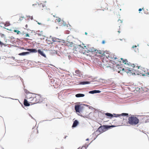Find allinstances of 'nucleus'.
I'll use <instances>...</instances> for the list:
<instances>
[{"label": "nucleus", "instance_id": "f257e3e1", "mask_svg": "<svg viewBox=\"0 0 149 149\" xmlns=\"http://www.w3.org/2000/svg\"><path fill=\"white\" fill-rule=\"evenodd\" d=\"M26 98L29 103L32 104L40 103L42 101V98L40 95L31 93L27 94Z\"/></svg>", "mask_w": 149, "mask_h": 149}, {"label": "nucleus", "instance_id": "f03ea898", "mask_svg": "<svg viewBox=\"0 0 149 149\" xmlns=\"http://www.w3.org/2000/svg\"><path fill=\"white\" fill-rule=\"evenodd\" d=\"M84 47H82V48L83 49H87L88 52H94V54H95V55L99 57H100L102 56L103 55L104 53L103 52L100 51L98 50L97 49H95V48L92 47L91 46L89 45H87L86 46H84Z\"/></svg>", "mask_w": 149, "mask_h": 149}, {"label": "nucleus", "instance_id": "7ed1b4c3", "mask_svg": "<svg viewBox=\"0 0 149 149\" xmlns=\"http://www.w3.org/2000/svg\"><path fill=\"white\" fill-rule=\"evenodd\" d=\"M139 122V119L134 116L130 117L128 119V123L132 125H135Z\"/></svg>", "mask_w": 149, "mask_h": 149}, {"label": "nucleus", "instance_id": "20e7f679", "mask_svg": "<svg viewBox=\"0 0 149 149\" xmlns=\"http://www.w3.org/2000/svg\"><path fill=\"white\" fill-rule=\"evenodd\" d=\"M136 67L138 68L137 71L139 73L142 74L143 75H146V74L147 69L142 67L140 68L139 66H136Z\"/></svg>", "mask_w": 149, "mask_h": 149}, {"label": "nucleus", "instance_id": "39448f33", "mask_svg": "<svg viewBox=\"0 0 149 149\" xmlns=\"http://www.w3.org/2000/svg\"><path fill=\"white\" fill-rule=\"evenodd\" d=\"M64 45L65 46H67L69 48L71 49L74 47L75 45L72 42L67 41L64 43Z\"/></svg>", "mask_w": 149, "mask_h": 149}, {"label": "nucleus", "instance_id": "423d86ee", "mask_svg": "<svg viewBox=\"0 0 149 149\" xmlns=\"http://www.w3.org/2000/svg\"><path fill=\"white\" fill-rule=\"evenodd\" d=\"M106 130V128L104 127L101 126L100 127L96 132H99L100 133H103Z\"/></svg>", "mask_w": 149, "mask_h": 149}, {"label": "nucleus", "instance_id": "0eeeda50", "mask_svg": "<svg viewBox=\"0 0 149 149\" xmlns=\"http://www.w3.org/2000/svg\"><path fill=\"white\" fill-rule=\"evenodd\" d=\"M78 46L77 45H75L73 49V53L75 54H77L78 52Z\"/></svg>", "mask_w": 149, "mask_h": 149}, {"label": "nucleus", "instance_id": "6e6552de", "mask_svg": "<svg viewBox=\"0 0 149 149\" xmlns=\"http://www.w3.org/2000/svg\"><path fill=\"white\" fill-rule=\"evenodd\" d=\"M80 105H77L75 106V110L77 112L79 113L80 110Z\"/></svg>", "mask_w": 149, "mask_h": 149}, {"label": "nucleus", "instance_id": "1a4fd4ad", "mask_svg": "<svg viewBox=\"0 0 149 149\" xmlns=\"http://www.w3.org/2000/svg\"><path fill=\"white\" fill-rule=\"evenodd\" d=\"M30 103L28 102V100L26 99H25L24 100V105L26 106H29L30 105Z\"/></svg>", "mask_w": 149, "mask_h": 149}, {"label": "nucleus", "instance_id": "9d476101", "mask_svg": "<svg viewBox=\"0 0 149 149\" xmlns=\"http://www.w3.org/2000/svg\"><path fill=\"white\" fill-rule=\"evenodd\" d=\"M38 53L39 54H40L41 56L45 57H46V55H45L44 54L43 52V51H41L40 49H39L38 51Z\"/></svg>", "mask_w": 149, "mask_h": 149}, {"label": "nucleus", "instance_id": "9b49d317", "mask_svg": "<svg viewBox=\"0 0 149 149\" xmlns=\"http://www.w3.org/2000/svg\"><path fill=\"white\" fill-rule=\"evenodd\" d=\"M26 50L30 52H31L33 53H36L37 52V51L35 49H27Z\"/></svg>", "mask_w": 149, "mask_h": 149}, {"label": "nucleus", "instance_id": "f8f14e48", "mask_svg": "<svg viewBox=\"0 0 149 149\" xmlns=\"http://www.w3.org/2000/svg\"><path fill=\"white\" fill-rule=\"evenodd\" d=\"M100 93V91L99 90H93L89 92V93L91 94H94L95 93Z\"/></svg>", "mask_w": 149, "mask_h": 149}, {"label": "nucleus", "instance_id": "ddd939ff", "mask_svg": "<svg viewBox=\"0 0 149 149\" xmlns=\"http://www.w3.org/2000/svg\"><path fill=\"white\" fill-rule=\"evenodd\" d=\"M78 122L77 121V120H75L73 124L72 127H75L78 124Z\"/></svg>", "mask_w": 149, "mask_h": 149}, {"label": "nucleus", "instance_id": "4468645a", "mask_svg": "<svg viewBox=\"0 0 149 149\" xmlns=\"http://www.w3.org/2000/svg\"><path fill=\"white\" fill-rule=\"evenodd\" d=\"M29 52H23L19 54L18 55L20 56H24L29 54Z\"/></svg>", "mask_w": 149, "mask_h": 149}, {"label": "nucleus", "instance_id": "2eb2a0df", "mask_svg": "<svg viewBox=\"0 0 149 149\" xmlns=\"http://www.w3.org/2000/svg\"><path fill=\"white\" fill-rule=\"evenodd\" d=\"M105 115L109 118H111L113 117V115L109 113H105Z\"/></svg>", "mask_w": 149, "mask_h": 149}, {"label": "nucleus", "instance_id": "dca6fc26", "mask_svg": "<svg viewBox=\"0 0 149 149\" xmlns=\"http://www.w3.org/2000/svg\"><path fill=\"white\" fill-rule=\"evenodd\" d=\"M84 95L82 94H77L75 96L76 97H83L84 96Z\"/></svg>", "mask_w": 149, "mask_h": 149}, {"label": "nucleus", "instance_id": "f3484780", "mask_svg": "<svg viewBox=\"0 0 149 149\" xmlns=\"http://www.w3.org/2000/svg\"><path fill=\"white\" fill-rule=\"evenodd\" d=\"M121 60L122 61L123 63L125 64H128L127 63V59L124 60L123 58H121Z\"/></svg>", "mask_w": 149, "mask_h": 149}, {"label": "nucleus", "instance_id": "a211bd4d", "mask_svg": "<svg viewBox=\"0 0 149 149\" xmlns=\"http://www.w3.org/2000/svg\"><path fill=\"white\" fill-rule=\"evenodd\" d=\"M75 73L76 74H78V75L79 76H80V72L79 70H78L75 71Z\"/></svg>", "mask_w": 149, "mask_h": 149}, {"label": "nucleus", "instance_id": "6ab92c4d", "mask_svg": "<svg viewBox=\"0 0 149 149\" xmlns=\"http://www.w3.org/2000/svg\"><path fill=\"white\" fill-rule=\"evenodd\" d=\"M10 25V24L9 22H6L5 24V26H9Z\"/></svg>", "mask_w": 149, "mask_h": 149}, {"label": "nucleus", "instance_id": "aec40b11", "mask_svg": "<svg viewBox=\"0 0 149 149\" xmlns=\"http://www.w3.org/2000/svg\"><path fill=\"white\" fill-rule=\"evenodd\" d=\"M82 84H89V82L88 81H83L81 83Z\"/></svg>", "mask_w": 149, "mask_h": 149}, {"label": "nucleus", "instance_id": "412c9836", "mask_svg": "<svg viewBox=\"0 0 149 149\" xmlns=\"http://www.w3.org/2000/svg\"><path fill=\"white\" fill-rule=\"evenodd\" d=\"M13 31L17 33V34H20V32L18 30H15Z\"/></svg>", "mask_w": 149, "mask_h": 149}, {"label": "nucleus", "instance_id": "4be33fe9", "mask_svg": "<svg viewBox=\"0 0 149 149\" xmlns=\"http://www.w3.org/2000/svg\"><path fill=\"white\" fill-rule=\"evenodd\" d=\"M61 21V19L59 18H58L57 19H56L55 21L56 22H59Z\"/></svg>", "mask_w": 149, "mask_h": 149}, {"label": "nucleus", "instance_id": "5701e85b", "mask_svg": "<svg viewBox=\"0 0 149 149\" xmlns=\"http://www.w3.org/2000/svg\"><path fill=\"white\" fill-rule=\"evenodd\" d=\"M111 58H112V59H113V60H116L117 61H118V58H117V57H114V56H113V57H111Z\"/></svg>", "mask_w": 149, "mask_h": 149}, {"label": "nucleus", "instance_id": "b1692460", "mask_svg": "<svg viewBox=\"0 0 149 149\" xmlns=\"http://www.w3.org/2000/svg\"><path fill=\"white\" fill-rule=\"evenodd\" d=\"M128 114L127 113H122L120 115L122 116H127L128 115Z\"/></svg>", "mask_w": 149, "mask_h": 149}, {"label": "nucleus", "instance_id": "393cba45", "mask_svg": "<svg viewBox=\"0 0 149 149\" xmlns=\"http://www.w3.org/2000/svg\"><path fill=\"white\" fill-rule=\"evenodd\" d=\"M147 74H148L149 75V69L147 70V72H146V75H147Z\"/></svg>", "mask_w": 149, "mask_h": 149}, {"label": "nucleus", "instance_id": "a878e982", "mask_svg": "<svg viewBox=\"0 0 149 149\" xmlns=\"http://www.w3.org/2000/svg\"><path fill=\"white\" fill-rule=\"evenodd\" d=\"M105 43V40H103L102 42V43L103 44H104Z\"/></svg>", "mask_w": 149, "mask_h": 149}, {"label": "nucleus", "instance_id": "bb28decb", "mask_svg": "<svg viewBox=\"0 0 149 149\" xmlns=\"http://www.w3.org/2000/svg\"><path fill=\"white\" fill-rule=\"evenodd\" d=\"M26 37H29V36L28 33H26Z\"/></svg>", "mask_w": 149, "mask_h": 149}, {"label": "nucleus", "instance_id": "cd10ccee", "mask_svg": "<svg viewBox=\"0 0 149 149\" xmlns=\"http://www.w3.org/2000/svg\"><path fill=\"white\" fill-rule=\"evenodd\" d=\"M21 49H24V50H26V49H25L24 48V47H21V48H20Z\"/></svg>", "mask_w": 149, "mask_h": 149}, {"label": "nucleus", "instance_id": "c85d7f7f", "mask_svg": "<svg viewBox=\"0 0 149 149\" xmlns=\"http://www.w3.org/2000/svg\"><path fill=\"white\" fill-rule=\"evenodd\" d=\"M3 45V43L2 42L0 41V45Z\"/></svg>", "mask_w": 149, "mask_h": 149}, {"label": "nucleus", "instance_id": "c756f323", "mask_svg": "<svg viewBox=\"0 0 149 149\" xmlns=\"http://www.w3.org/2000/svg\"><path fill=\"white\" fill-rule=\"evenodd\" d=\"M137 47V46H133L132 47V48H133V49H134V48H136Z\"/></svg>", "mask_w": 149, "mask_h": 149}, {"label": "nucleus", "instance_id": "7c9ffc66", "mask_svg": "<svg viewBox=\"0 0 149 149\" xmlns=\"http://www.w3.org/2000/svg\"><path fill=\"white\" fill-rule=\"evenodd\" d=\"M118 22H119L120 21V23H122V21L121 20H120V19H119L118 20Z\"/></svg>", "mask_w": 149, "mask_h": 149}, {"label": "nucleus", "instance_id": "2f4dec72", "mask_svg": "<svg viewBox=\"0 0 149 149\" xmlns=\"http://www.w3.org/2000/svg\"><path fill=\"white\" fill-rule=\"evenodd\" d=\"M84 148H85V149H86V148L85 147H84V146H83L81 149H84Z\"/></svg>", "mask_w": 149, "mask_h": 149}, {"label": "nucleus", "instance_id": "473e14b6", "mask_svg": "<svg viewBox=\"0 0 149 149\" xmlns=\"http://www.w3.org/2000/svg\"><path fill=\"white\" fill-rule=\"evenodd\" d=\"M142 10V9L141 8H139V11H141Z\"/></svg>", "mask_w": 149, "mask_h": 149}, {"label": "nucleus", "instance_id": "72a5a7b5", "mask_svg": "<svg viewBox=\"0 0 149 149\" xmlns=\"http://www.w3.org/2000/svg\"><path fill=\"white\" fill-rule=\"evenodd\" d=\"M38 23L39 24H41V23H40L39 22H38Z\"/></svg>", "mask_w": 149, "mask_h": 149}, {"label": "nucleus", "instance_id": "f704fd0d", "mask_svg": "<svg viewBox=\"0 0 149 149\" xmlns=\"http://www.w3.org/2000/svg\"><path fill=\"white\" fill-rule=\"evenodd\" d=\"M26 28H27V24L26 25Z\"/></svg>", "mask_w": 149, "mask_h": 149}, {"label": "nucleus", "instance_id": "c9c22d12", "mask_svg": "<svg viewBox=\"0 0 149 149\" xmlns=\"http://www.w3.org/2000/svg\"><path fill=\"white\" fill-rule=\"evenodd\" d=\"M85 34L86 35H87V33H86V32H85Z\"/></svg>", "mask_w": 149, "mask_h": 149}, {"label": "nucleus", "instance_id": "e433bc0d", "mask_svg": "<svg viewBox=\"0 0 149 149\" xmlns=\"http://www.w3.org/2000/svg\"><path fill=\"white\" fill-rule=\"evenodd\" d=\"M89 140V139H86V140L87 141H88V140Z\"/></svg>", "mask_w": 149, "mask_h": 149}, {"label": "nucleus", "instance_id": "4c0bfd02", "mask_svg": "<svg viewBox=\"0 0 149 149\" xmlns=\"http://www.w3.org/2000/svg\"><path fill=\"white\" fill-rule=\"evenodd\" d=\"M107 126L108 127H107L108 128V127H109V126Z\"/></svg>", "mask_w": 149, "mask_h": 149}, {"label": "nucleus", "instance_id": "58836bf2", "mask_svg": "<svg viewBox=\"0 0 149 149\" xmlns=\"http://www.w3.org/2000/svg\"><path fill=\"white\" fill-rule=\"evenodd\" d=\"M79 46H80V47H81V45H79Z\"/></svg>", "mask_w": 149, "mask_h": 149}, {"label": "nucleus", "instance_id": "ea45409f", "mask_svg": "<svg viewBox=\"0 0 149 149\" xmlns=\"http://www.w3.org/2000/svg\"><path fill=\"white\" fill-rule=\"evenodd\" d=\"M118 32L119 33H120V32H119V31H118Z\"/></svg>", "mask_w": 149, "mask_h": 149}, {"label": "nucleus", "instance_id": "a19ab883", "mask_svg": "<svg viewBox=\"0 0 149 149\" xmlns=\"http://www.w3.org/2000/svg\"><path fill=\"white\" fill-rule=\"evenodd\" d=\"M108 56V57H110V56Z\"/></svg>", "mask_w": 149, "mask_h": 149}, {"label": "nucleus", "instance_id": "79ce46f5", "mask_svg": "<svg viewBox=\"0 0 149 149\" xmlns=\"http://www.w3.org/2000/svg\"><path fill=\"white\" fill-rule=\"evenodd\" d=\"M135 68V66H134V68Z\"/></svg>", "mask_w": 149, "mask_h": 149}]
</instances>
